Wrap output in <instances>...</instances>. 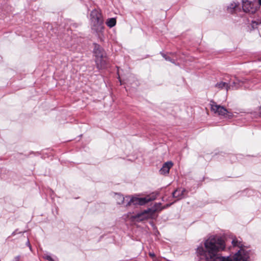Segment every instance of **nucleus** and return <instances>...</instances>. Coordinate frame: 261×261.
I'll list each match as a JSON object with an SVG mask.
<instances>
[{"mask_svg":"<svg viewBox=\"0 0 261 261\" xmlns=\"http://www.w3.org/2000/svg\"><path fill=\"white\" fill-rule=\"evenodd\" d=\"M253 6V3L250 0H245V1H243L242 8L244 11L246 12H253L254 11Z\"/></svg>","mask_w":261,"mask_h":261,"instance_id":"obj_8","label":"nucleus"},{"mask_svg":"<svg viewBox=\"0 0 261 261\" xmlns=\"http://www.w3.org/2000/svg\"><path fill=\"white\" fill-rule=\"evenodd\" d=\"M90 21L92 30L96 33L98 32V11L94 9L90 14Z\"/></svg>","mask_w":261,"mask_h":261,"instance_id":"obj_7","label":"nucleus"},{"mask_svg":"<svg viewBox=\"0 0 261 261\" xmlns=\"http://www.w3.org/2000/svg\"><path fill=\"white\" fill-rule=\"evenodd\" d=\"M161 205H162L161 203H155L154 204V205L153 206V207L152 208H150L151 210V213H152V214L153 215L156 212L160 211V208L162 207V206Z\"/></svg>","mask_w":261,"mask_h":261,"instance_id":"obj_14","label":"nucleus"},{"mask_svg":"<svg viewBox=\"0 0 261 261\" xmlns=\"http://www.w3.org/2000/svg\"><path fill=\"white\" fill-rule=\"evenodd\" d=\"M172 162H167L165 163L161 169L160 170V172L161 174H166L169 173L170 168L173 166Z\"/></svg>","mask_w":261,"mask_h":261,"instance_id":"obj_9","label":"nucleus"},{"mask_svg":"<svg viewBox=\"0 0 261 261\" xmlns=\"http://www.w3.org/2000/svg\"><path fill=\"white\" fill-rule=\"evenodd\" d=\"M44 258L48 261H54L53 258L49 255H46L44 257Z\"/></svg>","mask_w":261,"mask_h":261,"instance_id":"obj_19","label":"nucleus"},{"mask_svg":"<svg viewBox=\"0 0 261 261\" xmlns=\"http://www.w3.org/2000/svg\"><path fill=\"white\" fill-rule=\"evenodd\" d=\"M258 3L259 5H261V0H258Z\"/></svg>","mask_w":261,"mask_h":261,"instance_id":"obj_26","label":"nucleus"},{"mask_svg":"<svg viewBox=\"0 0 261 261\" xmlns=\"http://www.w3.org/2000/svg\"><path fill=\"white\" fill-rule=\"evenodd\" d=\"M259 110L261 111V106L259 107Z\"/></svg>","mask_w":261,"mask_h":261,"instance_id":"obj_27","label":"nucleus"},{"mask_svg":"<svg viewBox=\"0 0 261 261\" xmlns=\"http://www.w3.org/2000/svg\"><path fill=\"white\" fill-rule=\"evenodd\" d=\"M250 252V250L241 249L233 255V261H247L249 258Z\"/></svg>","mask_w":261,"mask_h":261,"instance_id":"obj_4","label":"nucleus"},{"mask_svg":"<svg viewBox=\"0 0 261 261\" xmlns=\"http://www.w3.org/2000/svg\"><path fill=\"white\" fill-rule=\"evenodd\" d=\"M215 87L219 89H223L225 88L226 91H228L230 90V87L228 86V83L223 82H221L220 83H217Z\"/></svg>","mask_w":261,"mask_h":261,"instance_id":"obj_13","label":"nucleus"},{"mask_svg":"<svg viewBox=\"0 0 261 261\" xmlns=\"http://www.w3.org/2000/svg\"><path fill=\"white\" fill-rule=\"evenodd\" d=\"M243 83V81H241L238 79H236L233 82L228 83V86L230 87V90L237 89L241 86V83L242 84Z\"/></svg>","mask_w":261,"mask_h":261,"instance_id":"obj_11","label":"nucleus"},{"mask_svg":"<svg viewBox=\"0 0 261 261\" xmlns=\"http://www.w3.org/2000/svg\"><path fill=\"white\" fill-rule=\"evenodd\" d=\"M116 20L115 18H111L107 19L106 21L107 25L110 27L112 28L116 25Z\"/></svg>","mask_w":261,"mask_h":261,"instance_id":"obj_15","label":"nucleus"},{"mask_svg":"<svg viewBox=\"0 0 261 261\" xmlns=\"http://www.w3.org/2000/svg\"><path fill=\"white\" fill-rule=\"evenodd\" d=\"M225 248V242L221 237H210L205 241L204 247L197 248L196 261H233V257H224L220 254Z\"/></svg>","mask_w":261,"mask_h":261,"instance_id":"obj_1","label":"nucleus"},{"mask_svg":"<svg viewBox=\"0 0 261 261\" xmlns=\"http://www.w3.org/2000/svg\"><path fill=\"white\" fill-rule=\"evenodd\" d=\"M151 208H147L143 211L138 213L135 216L134 218L138 221H142L147 220L152 217L153 215L151 213Z\"/></svg>","mask_w":261,"mask_h":261,"instance_id":"obj_6","label":"nucleus"},{"mask_svg":"<svg viewBox=\"0 0 261 261\" xmlns=\"http://www.w3.org/2000/svg\"><path fill=\"white\" fill-rule=\"evenodd\" d=\"M239 5V3H231L227 8V11L228 13L233 14L236 11L237 7Z\"/></svg>","mask_w":261,"mask_h":261,"instance_id":"obj_12","label":"nucleus"},{"mask_svg":"<svg viewBox=\"0 0 261 261\" xmlns=\"http://www.w3.org/2000/svg\"><path fill=\"white\" fill-rule=\"evenodd\" d=\"M161 55L162 56V57L166 60V61H170L173 63H175V61L173 59H172L170 57H169V56H167L166 54H165L164 53H162L161 52L160 53Z\"/></svg>","mask_w":261,"mask_h":261,"instance_id":"obj_18","label":"nucleus"},{"mask_svg":"<svg viewBox=\"0 0 261 261\" xmlns=\"http://www.w3.org/2000/svg\"><path fill=\"white\" fill-rule=\"evenodd\" d=\"M27 245L29 247L30 249H31V244L30 243V242H29V240H28V241L27 242Z\"/></svg>","mask_w":261,"mask_h":261,"instance_id":"obj_22","label":"nucleus"},{"mask_svg":"<svg viewBox=\"0 0 261 261\" xmlns=\"http://www.w3.org/2000/svg\"><path fill=\"white\" fill-rule=\"evenodd\" d=\"M99 58H100V64L101 68H105L108 67L110 60L107 57L105 50L99 47Z\"/></svg>","mask_w":261,"mask_h":261,"instance_id":"obj_5","label":"nucleus"},{"mask_svg":"<svg viewBox=\"0 0 261 261\" xmlns=\"http://www.w3.org/2000/svg\"><path fill=\"white\" fill-rule=\"evenodd\" d=\"M117 198V203L118 204H124L125 198L123 197L122 195L121 194H117L116 195Z\"/></svg>","mask_w":261,"mask_h":261,"instance_id":"obj_16","label":"nucleus"},{"mask_svg":"<svg viewBox=\"0 0 261 261\" xmlns=\"http://www.w3.org/2000/svg\"><path fill=\"white\" fill-rule=\"evenodd\" d=\"M171 205V203H170V204H167L166 205L164 206H162V207H161V208H160V211H162L163 210V209H165L169 206H170V205Z\"/></svg>","mask_w":261,"mask_h":261,"instance_id":"obj_21","label":"nucleus"},{"mask_svg":"<svg viewBox=\"0 0 261 261\" xmlns=\"http://www.w3.org/2000/svg\"><path fill=\"white\" fill-rule=\"evenodd\" d=\"M94 54H95V57H96V58H97V55H96V51H95V49H94Z\"/></svg>","mask_w":261,"mask_h":261,"instance_id":"obj_25","label":"nucleus"},{"mask_svg":"<svg viewBox=\"0 0 261 261\" xmlns=\"http://www.w3.org/2000/svg\"><path fill=\"white\" fill-rule=\"evenodd\" d=\"M149 256L151 257L152 258H153L155 257V255L154 252H149L148 253Z\"/></svg>","mask_w":261,"mask_h":261,"instance_id":"obj_20","label":"nucleus"},{"mask_svg":"<svg viewBox=\"0 0 261 261\" xmlns=\"http://www.w3.org/2000/svg\"><path fill=\"white\" fill-rule=\"evenodd\" d=\"M154 199L155 198H152L149 196H146L142 198L133 197L129 200L127 203L125 204V206H127L128 205H131L132 204H133L134 205L138 204L140 205H143Z\"/></svg>","mask_w":261,"mask_h":261,"instance_id":"obj_3","label":"nucleus"},{"mask_svg":"<svg viewBox=\"0 0 261 261\" xmlns=\"http://www.w3.org/2000/svg\"><path fill=\"white\" fill-rule=\"evenodd\" d=\"M210 105L211 110L215 114L228 119L232 118L233 114L231 112H229L224 107L217 105L213 100H211Z\"/></svg>","mask_w":261,"mask_h":261,"instance_id":"obj_2","label":"nucleus"},{"mask_svg":"<svg viewBox=\"0 0 261 261\" xmlns=\"http://www.w3.org/2000/svg\"><path fill=\"white\" fill-rule=\"evenodd\" d=\"M255 23L256 25H257V23L255 21H252V27H254V24Z\"/></svg>","mask_w":261,"mask_h":261,"instance_id":"obj_23","label":"nucleus"},{"mask_svg":"<svg viewBox=\"0 0 261 261\" xmlns=\"http://www.w3.org/2000/svg\"><path fill=\"white\" fill-rule=\"evenodd\" d=\"M232 244L233 245V246H238L239 247H240V250L241 249H244L245 250H248L247 248H245L244 247H243L242 245L241 244V242H239L238 240H233L232 241Z\"/></svg>","mask_w":261,"mask_h":261,"instance_id":"obj_17","label":"nucleus"},{"mask_svg":"<svg viewBox=\"0 0 261 261\" xmlns=\"http://www.w3.org/2000/svg\"><path fill=\"white\" fill-rule=\"evenodd\" d=\"M98 38H99V39L101 41H103V40L102 39V38H101V37L100 36L99 34Z\"/></svg>","mask_w":261,"mask_h":261,"instance_id":"obj_24","label":"nucleus"},{"mask_svg":"<svg viewBox=\"0 0 261 261\" xmlns=\"http://www.w3.org/2000/svg\"><path fill=\"white\" fill-rule=\"evenodd\" d=\"M185 192H186L185 189H177L173 192L172 195L174 197L180 199L185 197Z\"/></svg>","mask_w":261,"mask_h":261,"instance_id":"obj_10","label":"nucleus"}]
</instances>
